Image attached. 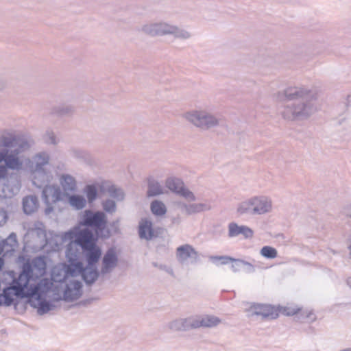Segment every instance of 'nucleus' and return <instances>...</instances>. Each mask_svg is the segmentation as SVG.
<instances>
[{"label":"nucleus","instance_id":"obj_20","mask_svg":"<svg viewBox=\"0 0 351 351\" xmlns=\"http://www.w3.org/2000/svg\"><path fill=\"white\" fill-rule=\"evenodd\" d=\"M23 210L26 215H32L37 211L39 207V202L36 195H28L23 199Z\"/></svg>","mask_w":351,"mask_h":351},{"label":"nucleus","instance_id":"obj_37","mask_svg":"<svg viewBox=\"0 0 351 351\" xmlns=\"http://www.w3.org/2000/svg\"><path fill=\"white\" fill-rule=\"evenodd\" d=\"M260 254L262 256L267 259H274L278 256L277 250L269 245L263 246L261 249Z\"/></svg>","mask_w":351,"mask_h":351},{"label":"nucleus","instance_id":"obj_13","mask_svg":"<svg viewBox=\"0 0 351 351\" xmlns=\"http://www.w3.org/2000/svg\"><path fill=\"white\" fill-rule=\"evenodd\" d=\"M276 311L278 312V315L280 313L286 316H293L297 315H298V319H311V322L315 320L316 319L312 311L308 313L302 312L301 308L282 306L278 305L276 306Z\"/></svg>","mask_w":351,"mask_h":351},{"label":"nucleus","instance_id":"obj_55","mask_svg":"<svg viewBox=\"0 0 351 351\" xmlns=\"http://www.w3.org/2000/svg\"><path fill=\"white\" fill-rule=\"evenodd\" d=\"M344 106L346 108L347 110L349 108H351V95H349L347 96V98L343 103Z\"/></svg>","mask_w":351,"mask_h":351},{"label":"nucleus","instance_id":"obj_58","mask_svg":"<svg viewBox=\"0 0 351 351\" xmlns=\"http://www.w3.org/2000/svg\"><path fill=\"white\" fill-rule=\"evenodd\" d=\"M3 264H4V263H3V259H1V258H0V271H1V270L2 269V268H3Z\"/></svg>","mask_w":351,"mask_h":351},{"label":"nucleus","instance_id":"obj_3","mask_svg":"<svg viewBox=\"0 0 351 351\" xmlns=\"http://www.w3.org/2000/svg\"><path fill=\"white\" fill-rule=\"evenodd\" d=\"M83 285L78 280H71L66 283L63 291V297L58 295L53 297L52 300H47L45 295L35 294L32 298L27 300V302L34 308L37 309L40 315H45L56 308L53 302L64 300V302H73L79 299L82 295Z\"/></svg>","mask_w":351,"mask_h":351},{"label":"nucleus","instance_id":"obj_41","mask_svg":"<svg viewBox=\"0 0 351 351\" xmlns=\"http://www.w3.org/2000/svg\"><path fill=\"white\" fill-rule=\"evenodd\" d=\"M54 185H46L42 191V198L45 204H48L50 202L49 197L52 196Z\"/></svg>","mask_w":351,"mask_h":351},{"label":"nucleus","instance_id":"obj_10","mask_svg":"<svg viewBox=\"0 0 351 351\" xmlns=\"http://www.w3.org/2000/svg\"><path fill=\"white\" fill-rule=\"evenodd\" d=\"M118 261L115 248L112 247L108 249L101 259V274L106 275L110 273L117 266Z\"/></svg>","mask_w":351,"mask_h":351},{"label":"nucleus","instance_id":"obj_47","mask_svg":"<svg viewBox=\"0 0 351 351\" xmlns=\"http://www.w3.org/2000/svg\"><path fill=\"white\" fill-rule=\"evenodd\" d=\"M108 226L112 232V235L121 234L119 219L114 220L110 223L108 222Z\"/></svg>","mask_w":351,"mask_h":351},{"label":"nucleus","instance_id":"obj_60","mask_svg":"<svg viewBox=\"0 0 351 351\" xmlns=\"http://www.w3.org/2000/svg\"><path fill=\"white\" fill-rule=\"evenodd\" d=\"M349 248V250H350V254L351 255V245L348 247Z\"/></svg>","mask_w":351,"mask_h":351},{"label":"nucleus","instance_id":"obj_46","mask_svg":"<svg viewBox=\"0 0 351 351\" xmlns=\"http://www.w3.org/2000/svg\"><path fill=\"white\" fill-rule=\"evenodd\" d=\"M53 190L51 202L56 203L62 199L63 193L61 191L60 188L57 185H54V189Z\"/></svg>","mask_w":351,"mask_h":351},{"label":"nucleus","instance_id":"obj_57","mask_svg":"<svg viewBox=\"0 0 351 351\" xmlns=\"http://www.w3.org/2000/svg\"><path fill=\"white\" fill-rule=\"evenodd\" d=\"M346 282L347 285L351 288V276L348 278Z\"/></svg>","mask_w":351,"mask_h":351},{"label":"nucleus","instance_id":"obj_31","mask_svg":"<svg viewBox=\"0 0 351 351\" xmlns=\"http://www.w3.org/2000/svg\"><path fill=\"white\" fill-rule=\"evenodd\" d=\"M165 185L171 191L178 194L180 189L184 185V183L180 178L171 177L166 180Z\"/></svg>","mask_w":351,"mask_h":351},{"label":"nucleus","instance_id":"obj_34","mask_svg":"<svg viewBox=\"0 0 351 351\" xmlns=\"http://www.w3.org/2000/svg\"><path fill=\"white\" fill-rule=\"evenodd\" d=\"M237 211L239 215L250 214L253 215V202L252 198L241 202L238 205Z\"/></svg>","mask_w":351,"mask_h":351},{"label":"nucleus","instance_id":"obj_44","mask_svg":"<svg viewBox=\"0 0 351 351\" xmlns=\"http://www.w3.org/2000/svg\"><path fill=\"white\" fill-rule=\"evenodd\" d=\"M210 259L213 261L214 263H217V261H221V265H226L230 262H232V260H234V258L229 256H211L210 257Z\"/></svg>","mask_w":351,"mask_h":351},{"label":"nucleus","instance_id":"obj_2","mask_svg":"<svg viewBox=\"0 0 351 351\" xmlns=\"http://www.w3.org/2000/svg\"><path fill=\"white\" fill-rule=\"evenodd\" d=\"M80 226H75L73 228L62 233L61 239L63 243L68 239H72L75 237L83 238L84 232L90 235V239L97 241L99 239L107 240L112 236V232L108 226V217L106 214L100 210L93 211L88 209L84 212L80 221Z\"/></svg>","mask_w":351,"mask_h":351},{"label":"nucleus","instance_id":"obj_24","mask_svg":"<svg viewBox=\"0 0 351 351\" xmlns=\"http://www.w3.org/2000/svg\"><path fill=\"white\" fill-rule=\"evenodd\" d=\"M183 207L185 208L188 215H193L211 209L210 205L206 203H193L189 204H184Z\"/></svg>","mask_w":351,"mask_h":351},{"label":"nucleus","instance_id":"obj_4","mask_svg":"<svg viewBox=\"0 0 351 351\" xmlns=\"http://www.w3.org/2000/svg\"><path fill=\"white\" fill-rule=\"evenodd\" d=\"M83 234V238L75 237L67 240L69 243L65 252L66 260L69 263V257L73 256L71 253L75 254L78 260H81L82 254L86 265H97L102 256L101 248L97 244V241L90 239L91 236H88L87 232H84Z\"/></svg>","mask_w":351,"mask_h":351},{"label":"nucleus","instance_id":"obj_22","mask_svg":"<svg viewBox=\"0 0 351 351\" xmlns=\"http://www.w3.org/2000/svg\"><path fill=\"white\" fill-rule=\"evenodd\" d=\"M64 195L67 197L69 204L75 209L81 210L86 206V200L83 195L68 193H64Z\"/></svg>","mask_w":351,"mask_h":351},{"label":"nucleus","instance_id":"obj_29","mask_svg":"<svg viewBox=\"0 0 351 351\" xmlns=\"http://www.w3.org/2000/svg\"><path fill=\"white\" fill-rule=\"evenodd\" d=\"M84 192L86 194L88 203L90 204L94 202L99 196L97 186L95 183L86 185Z\"/></svg>","mask_w":351,"mask_h":351},{"label":"nucleus","instance_id":"obj_21","mask_svg":"<svg viewBox=\"0 0 351 351\" xmlns=\"http://www.w3.org/2000/svg\"><path fill=\"white\" fill-rule=\"evenodd\" d=\"M147 190L146 196L147 197H156L164 193L162 186L159 182L155 180L152 176L147 178Z\"/></svg>","mask_w":351,"mask_h":351},{"label":"nucleus","instance_id":"obj_30","mask_svg":"<svg viewBox=\"0 0 351 351\" xmlns=\"http://www.w3.org/2000/svg\"><path fill=\"white\" fill-rule=\"evenodd\" d=\"M31 266L32 267V271L34 272V269L38 271L40 275H43L47 269V262L44 256H37L35 257L31 263Z\"/></svg>","mask_w":351,"mask_h":351},{"label":"nucleus","instance_id":"obj_45","mask_svg":"<svg viewBox=\"0 0 351 351\" xmlns=\"http://www.w3.org/2000/svg\"><path fill=\"white\" fill-rule=\"evenodd\" d=\"M45 142L47 144L56 145V136L52 130H47L44 136Z\"/></svg>","mask_w":351,"mask_h":351},{"label":"nucleus","instance_id":"obj_52","mask_svg":"<svg viewBox=\"0 0 351 351\" xmlns=\"http://www.w3.org/2000/svg\"><path fill=\"white\" fill-rule=\"evenodd\" d=\"M8 176V170L7 167H5L3 165L0 166V180L4 179Z\"/></svg>","mask_w":351,"mask_h":351},{"label":"nucleus","instance_id":"obj_49","mask_svg":"<svg viewBox=\"0 0 351 351\" xmlns=\"http://www.w3.org/2000/svg\"><path fill=\"white\" fill-rule=\"evenodd\" d=\"M97 300V298H90L84 299V300H82L75 303V304L71 305V307L80 306H87L91 304L93 301Z\"/></svg>","mask_w":351,"mask_h":351},{"label":"nucleus","instance_id":"obj_28","mask_svg":"<svg viewBox=\"0 0 351 351\" xmlns=\"http://www.w3.org/2000/svg\"><path fill=\"white\" fill-rule=\"evenodd\" d=\"M150 209L152 214L157 217L163 216L167 213V208L165 204L158 199H154L151 202Z\"/></svg>","mask_w":351,"mask_h":351},{"label":"nucleus","instance_id":"obj_51","mask_svg":"<svg viewBox=\"0 0 351 351\" xmlns=\"http://www.w3.org/2000/svg\"><path fill=\"white\" fill-rule=\"evenodd\" d=\"M243 263V266H246L247 267V271L249 272V273H253L255 271V267L253 265L252 263L248 262V261H246L244 260V262H242Z\"/></svg>","mask_w":351,"mask_h":351},{"label":"nucleus","instance_id":"obj_5","mask_svg":"<svg viewBox=\"0 0 351 351\" xmlns=\"http://www.w3.org/2000/svg\"><path fill=\"white\" fill-rule=\"evenodd\" d=\"M69 257V263L64 267L66 277H76L81 276L82 280L86 286L91 287L99 278L101 272L96 265H84L81 260H78L76 255L71 254Z\"/></svg>","mask_w":351,"mask_h":351},{"label":"nucleus","instance_id":"obj_59","mask_svg":"<svg viewBox=\"0 0 351 351\" xmlns=\"http://www.w3.org/2000/svg\"><path fill=\"white\" fill-rule=\"evenodd\" d=\"M4 86H5V84L3 83H1L0 84V90L3 89Z\"/></svg>","mask_w":351,"mask_h":351},{"label":"nucleus","instance_id":"obj_17","mask_svg":"<svg viewBox=\"0 0 351 351\" xmlns=\"http://www.w3.org/2000/svg\"><path fill=\"white\" fill-rule=\"evenodd\" d=\"M169 25L165 23H151L145 25L142 30L151 36H163L168 34Z\"/></svg>","mask_w":351,"mask_h":351},{"label":"nucleus","instance_id":"obj_35","mask_svg":"<svg viewBox=\"0 0 351 351\" xmlns=\"http://www.w3.org/2000/svg\"><path fill=\"white\" fill-rule=\"evenodd\" d=\"M35 171H43V166L48 164L49 160V156L45 153H39L36 155Z\"/></svg>","mask_w":351,"mask_h":351},{"label":"nucleus","instance_id":"obj_12","mask_svg":"<svg viewBox=\"0 0 351 351\" xmlns=\"http://www.w3.org/2000/svg\"><path fill=\"white\" fill-rule=\"evenodd\" d=\"M169 328L174 332H187L195 329V317L178 318L170 322Z\"/></svg>","mask_w":351,"mask_h":351},{"label":"nucleus","instance_id":"obj_36","mask_svg":"<svg viewBox=\"0 0 351 351\" xmlns=\"http://www.w3.org/2000/svg\"><path fill=\"white\" fill-rule=\"evenodd\" d=\"M109 195L117 201H123L125 198V193L121 188L117 187L114 184H111L108 189Z\"/></svg>","mask_w":351,"mask_h":351},{"label":"nucleus","instance_id":"obj_1","mask_svg":"<svg viewBox=\"0 0 351 351\" xmlns=\"http://www.w3.org/2000/svg\"><path fill=\"white\" fill-rule=\"evenodd\" d=\"M276 99L290 102L284 106L282 117L290 121H302L310 117L317 110V93L305 87L290 86L276 94Z\"/></svg>","mask_w":351,"mask_h":351},{"label":"nucleus","instance_id":"obj_15","mask_svg":"<svg viewBox=\"0 0 351 351\" xmlns=\"http://www.w3.org/2000/svg\"><path fill=\"white\" fill-rule=\"evenodd\" d=\"M253 202V215H263L271 210V202L265 196L252 197Z\"/></svg>","mask_w":351,"mask_h":351},{"label":"nucleus","instance_id":"obj_54","mask_svg":"<svg viewBox=\"0 0 351 351\" xmlns=\"http://www.w3.org/2000/svg\"><path fill=\"white\" fill-rule=\"evenodd\" d=\"M343 213L347 217H351V205L345 206L343 209Z\"/></svg>","mask_w":351,"mask_h":351},{"label":"nucleus","instance_id":"obj_42","mask_svg":"<svg viewBox=\"0 0 351 351\" xmlns=\"http://www.w3.org/2000/svg\"><path fill=\"white\" fill-rule=\"evenodd\" d=\"M178 194L190 201H195L196 199L195 195L190 190L184 187V185L180 189Z\"/></svg>","mask_w":351,"mask_h":351},{"label":"nucleus","instance_id":"obj_38","mask_svg":"<svg viewBox=\"0 0 351 351\" xmlns=\"http://www.w3.org/2000/svg\"><path fill=\"white\" fill-rule=\"evenodd\" d=\"M71 155L80 160H82L83 161H88L90 160V155L88 153V152L77 149V148H73L70 150Z\"/></svg>","mask_w":351,"mask_h":351},{"label":"nucleus","instance_id":"obj_14","mask_svg":"<svg viewBox=\"0 0 351 351\" xmlns=\"http://www.w3.org/2000/svg\"><path fill=\"white\" fill-rule=\"evenodd\" d=\"M138 234L141 239L150 241L155 239L152 221L146 217L142 218L138 223Z\"/></svg>","mask_w":351,"mask_h":351},{"label":"nucleus","instance_id":"obj_8","mask_svg":"<svg viewBox=\"0 0 351 351\" xmlns=\"http://www.w3.org/2000/svg\"><path fill=\"white\" fill-rule=\"evenodd\" d=\"M19 152L2 149L0 150V163L4 162L7 170H20L23 167V162L19 158Z\"/></svg>","mask_w":351,"mask_h":351},{"label":"nucleus","instance_id":"obj_56","mask_svg":"<svg viewBox=\"0 0 351 351\" xmlns=\"http://www.w3.org/2000/svg\"><path fill=\"white\" fill-rule=\"evenodd\" d=\"M45 204L47 205V207L45 209V214L49 215L53 210V207L51 206V204L50 202H49L48 204Z\"/></svg>","mask_w":351,"mask_h":351},{"label":"nucleus","instance_id":"obj_16","mask_svg":"<svg viewBox=\"0 0 351 351\" xmlns=\"http://www.w3.org/2000/svg\"><path fill=\"white\" fill-rule=\"evenodd\" d=\"M19 245L17 236L15 232H11L9 236L0 242V255H12L15 252V247Z\"/></svg>","mask_w":351,"mask_h":351},{"label":"nucleus","instance_id":"obj_50","mask_svg":"<svg viewBox=\"0 0 351 351\" xmlns=\"http://www.w3.org/2000/svg\"><path fill=\"white\" fill-rule=\"evenodd\" d=\"M8 219V215L4 210H0V227L3 226Z\"/></svg>","mask_w":351,"mask_h":351},{"label":"nucleus","instance_id":"obj_25","mask_svg":"<svg viewBox=\"0 0 351 351\" xmlns=\"http://www.w3.org/2000/svg\"><path fill=\"white\" fill-rule=\"evenodd\" d=\"M192 254L197 255L195 249L189 244L180 245L177 248V256L182 261L187 260Z\"/></svg>","mask_w":351,"mask_h":351},{"label":"nucleus","instance_id":"obj_43","mask_svg":"<svg viewBox=\"0 0 351 351\" xmlns=\"http://www.w3.org/2000/svg\"><path fill=\"white\" fill-rule=\"evenodd\" d=\"M97 184L98 193L99 192L101 194H105L106 193H108V189L111 186V182L108 180H104L101 182H95Z\"/></svg>","mask_w":351,"mask_h":351},{"label":"nucleus","instance_id":"obj_23","mask_svg":"<svg viewBox=\"0 0 351 351\" xmlns=\"http://www.w3.org/2000/svg\"><path fill=\"white\" fill-rule=\"evenodd\" d=\"M16 139L14 147H17V148L13 149V151H18L19 154L29 150L34 144L33 139H28L24 136H16Z\"/></svg>","mask_w":351,"mask_h":351},{"label":"nucleus","instance_id":"obj_19","mask_svg":"<svg viewBox=\"0 0 351 351\" xmlns=\"http://www.w3.org/2000/svg\"><path fill=\"white\" fill-rule=\"evenodd\" d=\"M195 317V329L199 328H212L221 323V319L215 315H205Z\"/></svg>","mask_w":351,"mask_h":351},{"label":"nucleus","instance_id":"obj_18","mask_svg":"<svg viewBox=\"0 0 351 351\" xmlns=\"http://www.w3.org/2000/svg\"><path fill=\"white\" fill-rule=\"evenodd\" d=\"M240 234L243 235L245 239H251L253 237V230L244 225L239 226L235 222H231L228 224V237H235Z\"/></svg>","mask_w":351,"mask_h":351},{"label":"nucleus","instance_id":"obj_33","mask_svg":"<svg viewBox=\"0 0 351 351\" xmlns=\"http://www.w3.org/2000/svg\"><path fill=\"white\" fill-rule=\"evenodd\" d=\"M16 135L10 133H8L7 135L0 136V147H4V149L11 148L14 147L16 139Z\"/></svg>","mask_w":351,"mask_h":351},{"label":"nucleus","instance_id":"obj_26","mask_svg":"<svg viewBox=\"0 0 351 351\" xmlns=\"http://www.w3.org/2000/svg\"><path fill=\"white\" fill-rule=\"evenodd\" d=\"M60 184L64 193H66V191L73 192L76 190V180L71 175H62L60 178Z\"/></svg>","mask_w":351,"mask_h":351},{"label":"nucleus","instance_id":"obj_39","mask_svg":"<svg viewBox=\"0 0 351 351\" xmlns=\"http://www.w3.org/2000/svg\"><path fill=\"white\" fill-rule=\"evenodd\" d=\"M101 205L104 213L112 214L116 211V202L111 199H107L103 201Z\"/></svg>","mask_w":351,"mask_h":351},{"label":"nucleus","instance_id":"obj_48","mask_svg":"<svg viewBox=\"0 0 351 351\" xmlns=\"http://www.w3.org/2000/svg\"><path fill=\"white\" fill-rule=\"evenodd\" d=\"M242 262H244V260L234 258V260H232L231 262L234 263L231 266V268L234 272H238L239 271H240L241 267L243 266Z\"/></svg>","mask_w":351,"mask_h":351},{"label":"nucleus","instance_id":"obj_53","mask_svg":"<svg viewBox=\"0 0 351 351\" xmlns=\"http://www.w3.org/2000/svg\"><path fill=\"white\" fill-rule=\"evenodd\" d=\"M164 229L161 227L154 228V234L156 235V238L158 237L161 234L163 233Z\"/></svg>","mask_w":351,"mask_h":351},{"label":"nucleus","instance_id":"obj_27","mask_svg":"<svg viewBox=\"0 0 351 351\" xmlns=\"http://www.w3.org/2000/svg\"><path fill=\"white\" fill-rule=\"evenodd\" d=\"M74 112L73 106L62 104L55 106L51 110V114L57 117H63L71 115Z\"/></svg>","mask_w":351,"mask_h":351},{"label":"nucleus","instance_id":"obj_32","mask_svg":"<svg viewBox=\"0 0 351 351\" xmlns=\"http://www.w3.org/2000/svg\"><path fill=\"white\" fill-rule=\"evenodd\" d=\"M168 34H172L175 38L181 39H188L191 37V34L189 32L170 25H169Z\"/></svg>","mask_w":351,"mask_h":351},{"label":"nucleus","instance_id":"obj_7","mask_svg":"<svg viewBox=\"0 0 351 351\" xmlns=\"http://www.w3.org/2000/svg\"><path fill=\"white\" fill-rule=\"evenodd\" d=\"M16 262L21 265L22 269L19 278L23 277L25 278V283L23 284L25 288L30 281H36L39 278L40 276L32 271V261L27 255L24 254H19Z\"/></svg>","mask_w":351,"mask_h":351},{"label":"nucleus","instance_id":"obj_6","mask_svg":"<svg viewBox=\"0 0 351 351\" xmlns=\"http://www.w3.org/2000/svg\"><path fill=\"white\" fill-rule=\"evenodd\" d=\"M184 118L196 127L205 130L217 126L219 123L215 117L205 111L187 112L184 114Z\"/></svg>","mask_w":351,"mask_h":351},{"label":"nucleus","instance_id":"obj_40","mask_svg":"<svg viewBox=\"0 0 351 351\" xmlns=\"http://www.w3.org/2000/svg\"><path fill=\"white\" fill-rule=\"evenodd\" d=\"M35 227L33 228V230H34L37 234V236L42 239L43 240H45L46 243H48V240L47 238V232L45 229L44 225L41 222H37V223L34 224Z\"/></svg>","mask_w":351,"mask_h":351},{"label":"nucleus","instance_id":"obj_11","mask_svg":"<svg viewBox=\"0 0 351 351\" xmlns=\"http://www.w3.org/2000/svg\"><path fill=\"white\" fill-rule=\"evenodd\" d=\"M250 311H252V315L262 316L263 319H275L278 317L276 306L271 304H254L250 306Z\"/></svg>","mask_w":351,"mask_h":351},{"label":"nucleus","instance_id":"obj_9","mask_svg":"<svg viewBox=\"0 0 351 351\" xmlns=\"http://www.w3.org/2000/svg\"><path fill=\"white\" fill-rule=\"evenodd\" d=\"M13 293H5V289H3V293H0V306H10L14 304V299L12 295H15L19 298H25V285L20 281L16 282L12 287Z\"/></svg>","mask_w":351,"mask_h":351}]
</instances>
